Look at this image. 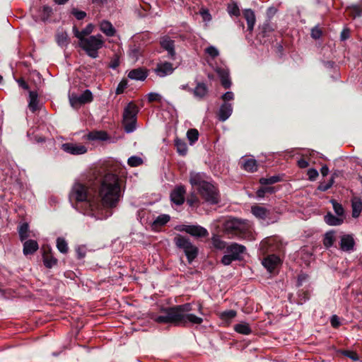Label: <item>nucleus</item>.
Here are the masks:
<instances>
[{
	"instance_id": "4468645a",
	"label": "nucleus",
	"mask_w": 362,
	"mask_h": 362,
	"mask_svg": "<svg viewBox=\"0 0 362 362\" xmlns=\"http://www.w3.org/2000/svg\"><path fill=\"white\" fill-rule=\"evenodd\" d=\"M262 263L264 268L272 273L281 264V259L276 255H270L264 257Z\"/></svg>"
},
{
	"instance_id": "6ab92c4d",
	"label": "nucleus",
	"mask_w": 362,
	"mask_h": 362,
	"mask_svg": "<svg viewBox=\"0 0 362 362\" xmlns=\"http://www.w3.org/2000/svg\"><path fill=\"white\" fill-rule=\"evenodd\" d=\"M215 71L221 78V85L225 88H230L231 86V81L229 78L228 69L221 67H216Z\"/></svg>"
},
{
	"instance_id": "c9c22d12",
	"label": "nucleus",
	"mask_w": 362,
	"mask_h": 362,
	"mask_svg": "<svg viewBox=\"0 0 362 362\" xmlns=\"http://www.w3.org/2000/svg\"><path fill=\"white\" fill-rule=\"evenodd\" d=\"M251 211L255 216L261 219H265L268 215V211L262 206H252Z\"/></svg>"
},
{
	"instance_id": "09e8293b",
	"label": "nucleus",
	"mask_w": 362,
	"mask_h": 362,
	"mask_svg": "<svg viewBox=\"0 0 362 362\" xmlns=\"http://www.w3.org/2000/svg\"><path fill=\"white\" fill-rule=\"evenodd\" d=\"M211 240L213 245L217 249H223L226 247L225 243L218 235H213Z\"/></svg>"
},
{
	"instance_id": "7ed1b4c3",
	"label": "nucleus",
	"mask_w": 362,
	"mask_h": 362,
	"mask_svg": "<svg viewBox=\"0 0 362 362\" xmlns=\"http://www.w3.org/2000/svg\"><path fill=\"white\" fill-rule=\"evenodd\" d=\"M104 43L103 37L100 34L79 40L80 47L93 59L98 57V50L104 46Z\"/></svg>"
},
{
	"instance_id": "cd10ccee",
	"label": "nucleus",
	"mask_w": 362,
	"mask_h": 362,
	"mask_svg": "<svg viewBox=\"0 0 362 362\" xmlns=\"http://www.w3.org/2000/svg\"><path fill=\"white\" fill-rule=\"evenodd\" d=\"M241 167L245 170L254 173L257 170V164L256 160L253 158H245L243 159L241 162Z\"/></svg>"
},
{
	"instance_id": "aec40b11",
	"label": "nucleus",
	"mask_w": 362,
	"mask_h": 362,
	"mask_svg": "<svg viewBox=\"0 0 362 362\" xmlns=\"http://www.w3.org/2000/svg\"><path fill=\"white\" fill-rule=\"evenodd\" d=\"M354 245V238L351 235H344L341 236L340 248L342 251L350 252L353 250Z\"/></svg>"
},
{
	"instance_id": "c03bdc74",
	"label": "nucleus",
	"mask_w": 362,
	"mask_h": 362,
	"mask_svg": "<svg viewBox=\"0 0 362 362\" xmlns=\"http://www.w3.org/2000/svg\"><path fill=\"white\" fill-rule=\"evenodd\" d=\"M52 13V8L49 6H44L41 10V19L42 21H47Z\"/></svg>"
},
{
	"instance_id": "4d7b16f0",
	"label": "nucleus",
	"mask_w": 362,
	"mask_h": 362,
	"mask_svg": "<svg viewBox=\"0 0 362 362\" xmlns=\"http://www.w3.org/2000/svg\"><path fill=\"white\" fill-rule=\"evenodd\" d=\"M334 184V178L332 177L329 181L327 183H322L319 185L318 189L320 191L325 192L328 190Z\"/></svg>"
},
{
	"instance_id": "79ce46f5",
	"label": "nucleus",
	"mask_w": 362,
	"mask_h": 362,
	"mask_svg": "<svg viewBox=\"0 0 362 362\" xmlns=\"http://www.w3.org/2000/svg\"><path fill=\"white\" fill-rule=\"evenodd\" d=\"M57 247L58 250L62 253H66L68 251L67 243L64 238H58L57 239Z\"/></svg>"
},
{
	"instance_id": "37998d69",
	"label": "nucleus",
	"mask_w": 362,
	"mask_h": 362,
	"mask_svg": "<svg viewBox=\"0 0 362 362\" xmlns=\"http://www.w3.org/2000/svg\"><path fill=\"white\" fill-rule=\"evenodd\" d=\"M330 202L332 204L333 209H334L335 214L338 216L343 217L344 215V208H343L342 205L341 204L338 203L336 200H334V199H332L330 201Z\"/></svg>"
},
{
	"instance_id": "412c9836",
	"label": "nucleus",
	"mask_w": 362,
	"mask_h": 362,
	"mask_svg": "<svg viewBox=\"0 0 362 362\" xmlns=\"http://www.w3.org/2000/svg\"><path fill=\"white\" fill-rule=\"evenodd\" d=\"M99 28L100 30L107 37H113L115 35L116 29L109 21H101L99 23Z\"/></svg>"
},
{
	"instance_id": "4be33fe9",
	"label": "nucleus",
	"mask_w": 362,
	"mask_h": 362,
	"mask_svg": "<svg viewBox=\"0 0 362 362\" xmlns=\"http://www.w3.org/2000/svg\"><path fill=\"white\" fill-rule=\"evenodd\" d=\"M192 93L197 99L203 100L208 93V87L206 83L198 82Z\"/></svg>"
},
{
	"instance_id": "473e14b6",
	"label": "nucleus",
	"mask_w": 362,
	"mask_h": 362,
	"mask_svg": "<svg viewBox=\"0 0 362 362\" xmlns=\"http://www.w3.org/2000/svg\"><path fill=\"white\" fill-rule=\"evenodd\" d=\"M87 138L90 141H105L108 139L106 132L103 131L90 132Z\"/></svg>"
},
{
	"instance_id": "ddd939ff",
	"label": "nucleus",
	"mask_w": 362,
	"mask_h": 362,
	"mask_svg": "<svg viewBox=\"0 0 362 362\" xmlns=\"http://www.w3.org/2000/svg\"><path fill=\"white\" fill-rule=\"evenodd\" d=\"M174 70L175 68L173 67V64L168 62H163L158 63L154 69V72L158 76L163 78L171 75L174 72Z\"/></svg>"
},
{
	"instance_id": "39448f33",
	"label": "nucleus",
	"mask_w": 362,
	"mask_h": 362,
	"mask_svg": "<svg viewBox=\"0 0 362 362\" xmlns=\"http://www.w3.org/2000/svg\"><path fill=\"white\" fill-rule=\"evenodd\" d=\"M247 224L245 221L235 218H228L223 223V230L227 234L245 238L247 235Z\"/></svg>"
},
{
	"instance_id": "f8f14e48",
	"label": "nucleus",
	"mask_w": 362,
	"mask_h": 362,
	"mask_svg": "<svg viewBox=\"0 0 362 362\" xmlns=\"http://www.w3.org/2000/svg\"><path fill=\"white\" fill-rule=\"evenodd\" d=\"M189 182L194 188H196L198 191L202 188V187H207L209 182L206 180V175L204 173H191L189 176Z\"/></svg>"
},
{
	"instance_id": "ea45409f",
	"label": "nucleus",
	"mask_w": 362,
	"mask_h": 362,
	"mask_svg": "<svg viewBox=\"0 0 362 362\" xmlns=\"http://www.w3.org/2000/svg\"><path fill=\"white\" fill-rule=\"evenodd\" d=\"M281 181V177L279 175H274L269 177H262L259 180V183L262 185H269Z\"/></svg>"
},
{
	"instance_id": "393cba45",
	"label": "nucleus",
	"mask_w": 362,
	"mask_h": 362,
	"mask_svg": "<svg viewBox=\"0 0 362 362\" xmlns=\"http://www.w3.org/2000/svg\"><path fill=\"white\" fill-rule=\"evenodd\" d=\"M42 259L44 265L49 269L53 267L57 263V259L53 257L50 248H48L47 250H44L42 254Z\"/></svg>"
},
{
	"instance_id": "8fccbe9b",
	"label": "nucleus",
	"mask_w": 362,
	"mask_h": 362,
	"mask_svg": "<svg viewBox=\"0 0 362 362\" xmlns=\"http://www.w3.org/2000/svg\"><path fill=\"white\" fill-rule=\"evenodd\" d=\"M205 53L208 54L211 59H214L219 55L218 49L213 46L210 45L205 49Z\"/></svg>"
},
{
	"instance_id": "f3484780",
	"label": "nucleus",
	"mask_w": 362,
	"mask_h": 362,
	"mask_svg": "<svg viewBox=\"0 0 362 362\" xmlns=\"http://www.w3.org/2000/svg\"><path fill=\"white\" fill-rule=\"evenodd\" d=\"M233 112V105L229 103H223L218 110V117L220 121L224 122L228 119Z\"/></svg>"
},
{
	"instance_id": "49530a36",
	"label": "nucleus",
	"mask_w": 362,
	"mask_h": 362,
	"mask_svg": "<svg viewBox=\"0 0 362 362\" xmlns=\"http://www.w3.org/2000/svg\"><path fill=\"white\" fill-rule=\"evenodd\" d=\"M187 136L191 144H194L199 138V132L196 129H190L187 132Z\"/></svg>"
},
{
	"instance_id": "bf43d9fd",
	"label": "nucleus",
	"mask_w": 362,
	"mask_h": 362,
	"mask_svg": "<svg viewBox=\"0 0 362 362\" xmlns=\"http://www.w3.org/2000/svg\"><path fill=\"white\" fill-rule=\"evenodd\" d=\"M234 260H236V259L233 257V256H232L230 253H228L227 255H225L222 257L221 262L224 265H229Z\"/></svg>"
},
{
	"instance_id": "f704fd0d",
	"label": "nucleus",
	"mask_w": 362,
	"mask_h": 362,
	"mask_svg": "<svg viewBox=\"0 0 362 362\" xmlns=\"http://www.w3.org/2000/svg\"><path fill=\"white\" fill-rule=\"evenodd\" d=\"M28 107L33 112L38 109L37 93L35 91H30L29 93Z\"/></svg>"
},
{
	"instance_id": "bb28decb",
	"label": "nucleus",
	"mask_w": 362,
	"mask_h": 362,
	"mask_svg": "<svg viewBox=\"0 0 362 362\" xmlns=\"http://www.w3.org/2000/svg\"><path fill=\"white\" fill-rule=\"evenodd\" d=\"M39 248L38 243L34 240H25L23 243V252L25 255H32Z\"/></svg>"
},
{
	"instance_id": "6e6d98bb",
	"label": "nucleus",
	"mask_w": 362,
	"mask_h": 362,
	"mask_svg": "<svg viewBox=\"0 0 362 362\" xmlns=\"http://www.w3.org/2000/svg\"><path fill=\"white\" fill-rule=\"evenodd\" d=\"M349 14L354 18L359 17L362 15V11L358 6H352L349 8Z\"/></svg>"
},
{
	"instance_id": "58836bf2",
	"label": "nucleus",
	"mask_w": 362,
	"mask_h": 362,
	"mask_svg": "<svg viewBox=\"0 0 362 362\" xmlns=\"http://www.w3.org/2000/svg\"><path fill=\"white\" fill-rule=\"evenodd\" d=\"M18 234L20 240L23 242L29 236V225L27 223H23L18 226Z\"/></svg>"
},
{
	"instance_id": "5fc2aeb1",
	"label": "nucleus",
	"mask_w": 362,
	"mask_h": 362,
	"mask_svg": "<svg viewBox=\"0 0 362 362\" xmlns=\"http://www.w3.org/2000/svg\"><path fill=\"white\" fill-rule=\"evenodd\" d=\"M341 353L344 356L351 358L354 361H359V356L355 351L345 350V351H343Z\"/></svg>"
},
{
	"instance_id": "e433bc0d",
	"label": "nucleus",
	"mask_w": 362,
	"mask_h": 362,
	"mask_svg": "<svg viewBox=\"0 0 362 362\" xmlns=\"http://www.w3.org/2000/svg\"><path fill=\"white\" fill-rule=\"evenodd\" d=\"M335 231L332 230L325 234L323 244L325 247L329 248L333 245L335 241Z\"/></svg>"
},
{
	"instance_id": "de8ad7c7",
	"label": "nucleus",
	"mask_w": 362,
	"mask_h": 362,
	"mask_svg": "<svg viewBox=\"0 0 362 362\" xmlns=\"http://www.w3.org/2000/svg\"><path fill=\"white\" fill-rule=\"evenodd\" d=\"M127 163L131 167H137L143 163V160L139 156H132L128 158Z\"/></svg>"
},
{
	"instance_id": "5701e85b",
	"label": "nucleus",
	"mask_w": 362,
	"mask_h": 362,
	"mask_svg": "<svg viewBox=\"0 0 362 362\" xmlns=\"http://www.w3.org/2000/svg\"><path fill=\"white\" fill-rule=\"evenodd\" d=\"M161 47L168 51L170 58L174 59L175 55L174 41L168 37H163L160 40Z\"/></svg>"
},
{
	"instance_id": "b1692460",
	"label": "nucleus",
	"mask_w": 362,
	"mask_h": 362,
	"mask_svg": "<svg viewBox=\"0 0 362 362\" xmlns=\"http://www.w3.org/2000/svg\"><path fill=\"white\" fill-rule=\"evenodd\" d=\"M148 76L147 71L144 68H138L131 70L128 77L132 80L144 81Z\"/></svg>"
},
{
	"instance_id": "0e129e2a",
	"label": "nucleus",
	"mask_w": 362,
	"mask_h": 362,
	"mask_svg": "<svg viewBox=\"0 0 362 362\" xmlns=\"http://www.w3.org/2000/svg\"><path fill=\"white\" fill-rule=\"evenodd\" d=\"M234 94L231 91H228L221 96V99L224 100V103L233 100Z\"/></svg>"
},
{
	"instance_id": "338daca9",
	"label": "nucleus",
	"mask_w": 362,
	"mask_h": 362,
	"mask_svg": "<svg viewBox=\"0 0 362 362\" xmlns=\"http://www.w3.org/2000/svg\"><path fill=\"white\" fill-rule=\"evenodd\" d=\"M18 85L20 87H21L22 88L25 89V90H27L28 89V85L26 83V82L22 79V78H20L17 81Z\"/></svg>"
},
{
	"instance_id": "864d4df0",
	"label": "nucleus",
	"mask_w": 362,
	"mask_h": 362,
	"mask_svg": "<svg viewBox=\"0 0 362 362\" xmlns=\"http://www.w3.org/2000/svg\"><path fill=\"white\" fill-rule=\"evenodd\" d=\"M71 13L73 14L77 20H82L87 16L86 13L83 11H79L76 8L71 9Z\"/></svg>"
},
{
	"instance_id": "2f4dec72",
	"label": "nucleus",
	"mask_w": 362,
	"mask_h": 362,
	"mask_svg": "<svg viewBox=\"0 0 362 362\" xmlns=\"http://www.w3.org/2000/svg\"><path fill=\"white\" fill-rule=\"evenodd\" d=\"M234 329L236 332L245 335L250 334L252 332V329L249 324L245 322H241L235 325Z\"/></svg>"
},
{
	"instance_id": "3c124183",
	"label": "nucleus",
	"mask_w": 362,
	"mask_h": 362,
	"mask_svg": "<svg viewBox=\"0 0 362 362\" xmlns=\"http://www.w3.org/2000/svg\"><path fill=\"white\" fill-rule=\"evenodd\" d=\"M228 12L230 16H240V9L235 3H232L228 6Z\"/></svg>"
},
{
	"instance_id": "dca6fc26",
	"label": "nucleus",
	"mask_w": 362,
	"mask_h": 362,
	"mask_svg": "<svg viewBox=\"0 0 362 362\" xmlns=\"http://www.w3.org/2000/svg\"><path fill=\"white\" fill-rule=\"evenodd\" d=\"M185 189L183 186H177L170 194L171 201L177 204L181 205L185 201Z\"/></svg>"
},
{
	"instance_id": "c85d7f7f",
	"label": "nucleus",
	"mask_w": 362,
	"mask_h": 362,
	"mask_svg": "<svg viewBox=\"0 0 362 362\" xmlns=\"http://www.w3.org/2000/svg\"><path fill=\"white\" fill-rule=\"evenodd\" d=\"M243 15L247 21L248 30L252 31L256 22L254 11L251 9H245L243 12Z\"/></svg>"
},
{
	"instance_id": "20e7f679",
	"label": "nucleus",
	"mask_w": 362,
	"mask_h": 362,
	"mask_svg": "<svg viewBox=\"0 0 362 362\" xmlns=\"http://www.w3.org/2000/svg\"><path fill=\"white\" fill-rule=\"evenodd\" d=\"M181 326H186L187 324L191 325H200L203 322V319L200 317L196 316L190 311L192 310V305L191 303H185L180 305L173 307Z\"/></svg>"
},
{
	"instance_id": "4c0bfd02",
	"label": "nucleus",
	"mask_w": 362,
	"mask_h": 362,
	"mask_svg": "<svg viewBox=\"0 0 362 362\" xmlns=\"http://www.w3.org/2000/svg\"><path fill=\"white\" fill-rule=\"evenodd\" d=\"M175 146L177 149V152L181 156H185L187 153V144L180 139H176L175 140Z\"/></svg>"
},
{
	"instance_id": "1a4fd4ad",
	"label": "nucleus",
	"mask_w": 362,
	"mask_h": 362,
	"mask_svg": "<svg viewBox=\"0 0 362 362\" xmlns=\"http://www.w3.org/2000/svg\"><path fill=\"white\" fill-rule=\"evenodd\" d=\"M177 317H179V315H176L174 308L172 307L163 310L160 315H153L151 319L158 323H171L177 326H181Z\"/></svg>"
},
{
	"instance_id": "052dcab7",
	"label": "nucleus",
	"mask_w": 362,
	"mask_h": 362,
	"mask_svg": "<svg viewBox=\"0 0 362 362\" xmlns=\"http://www.w3.org/2000/svg\"><path fill=\"white\" fill-rule=\"evenodd\" d=\"M308 175L309 179L313 181L315 180L316 178L318 177L319 173L318 171L315 168H310L308 171Z\"/></svg>"
},
{
	"instance_id": "6e6552de",
	"label": "nucleus",
	"mask_w": 362,
	"mask_h": 362,
	"mask_svg": "<svg viewBox=\"0 0 362 362\" xmlns=\"http://www.w3.org/2000/svg\"><path fill=\"white\" fill-rule=\"evenodd\" d=\"M207 187H202L198 192L202 198L209 204H218L220 201V194L217 187L211 182Z\"/></svg>"
},
{
	"instance_id": "c756f323",
	"label": "nucleus",
	"mask_w": 362,
	"mask_h": 362,
	"mask_svg": "<svg viewBox=\"0 0 362 362\" xmlns=\"http://www.w3.org/2000/svg\"><path fill=\"white\" fill-rule=\"evenodd\" d=\"M324 218L326 223L329 226H339L344 222L343 217L335 216L330 212L327 213Z\"/></svg>"
},
{
	"instance_id": "f257e3e1",
	"label": "nucleus",
	"mask_w": 362,
	"mask_h": 362,
	"mask_svg": "<svg viewBox=\"0 0 362 362\" xmlns=\"http://www.w3.org/2000/svg\"><path fill=\"white\" fill-rule=\"evenodd\" d=\"M70 202H76V208H81L84 214L93 216L97 219H102L110 216L111 214L103 216L99 214V204L91 200L87 184L76 181L69 193Z\"/></svg>"
},
{
	"instance_id": "0eeeda50",
	"label": "nucleus",
	"mask_w": 362,
	"mask_h": 362,
	"mask_svg": "<svg viewBox=\"0 0 362 362\" xmlns=\"http://www.w3.org/2000/svg\"><path fill=\"white\" fill-rule=\"evenodd\" d=\"M176 246L182 250L187 260L191 263L197 256L198 249L189 240V238L178 235L174 238Z\"/></svg>"
},
{
	"instance_id": "a18cd8bd",
	"label": "nucleus",
	"mask_w": 362,
	"mask_h": 362,
	"mask_svg": "<svg viewBox=\"0 0 362 362\" xmlns=\"http://www.w3.org/2000/svg\"><path fill=\"white\" fill-rule=\"evenodd\" d=\"M170 221V216L167 214H162L158 216L153 221L155 226H163Z\"/></svg>"
},
{
	"instance_id": "a211bd4d",
	"label": "nucleus",
	"mask_w": 362,
	"mask_h": 362,
	"mask_svg": "<svg viewBox=\"0 0 362 362\" xmlns=\"http://www.w3.org/2000/svg\"><path fill=\"white\" fill-rule=\"evenodd\" d=\"M245 251V247L238 243H232L226 247L227 253H230L235 259H240L241 255Z\"/></svg>"
},
{
	"instance_id": "9d476101",
	"label": "nucleus",
	"mask_w": 362,
	"mask_h": 362,
	"mask_svg": "<svg viewBox=\"0 0 362 362\" xmlns=\"http://www.w3.org/2000/svg\"><path fill=\"white\" fill-rule=\"evenodd\" d=\"M69 103L74 108H78L82 105L89 103L93 100V95L90 90H84L81 94L69 93Z\"/></svg>"
},
{
	"instance_id": "a878e982",
	"label": "nucleus",
	"mask_w": 362,
	"mask_h": 362,
	"mask_svg": "<svg viewBox=\"0 0 362 362\" xmlns=\"http://www.w3.org/2000/svg\"><path fill=\"white\" fill-rule=\"evenodd\" d=\"M94 25L92 23L88 24L84 29L81 31H79L78 29L76 27H73V33L76 37L78 40L86 38L85 36L90 35L93 32Z\"/></svg>"
},
{
	"instance_id": "774afa93",
	"label": "nucleus",
	"mask_w": 362,
	"mask_h": 362,
	"mask_svg": "<svg viewBox=\"0 0 362 362\" xmlns=\"http://www.w3.org/2000/svg\"><path fill=\"white\" fill-rule=\"evenodd\" d=\"M298 166L301 168H305L308 166V162L305 159H300L298 161Z\"/></svg>"
},
{
	"instance_id": "13d9d810",
	"label": "nucleus",
	"mask_w": 362,
	"mask_h": 362,
	"mask_svg": "<svg viewBox=\"0 0 362 362\" xmlns=\"http://www.w3.org/2000/svg\"><path fill=\"white\" fill-rule=\"evenodd\" d=\"M127 87V80L121 81L117 87L116 93L117 95L122 93Z\"/></svg>"
},
{
	"instance_id": "7c9ffc66",
	"label": "nucleus",
	"mask_w": 362,
	"mask_h": 362,
	"mask_svg": "<svg viewBox=\"0 0 362 362\" xmlns=\"http://www.w3.org/2000/svg\"><path fill=\"white\" fill-rule=\"evenodd\" d=\"M352 216L358 218L362 211V202L359 198L354 197L351 200Z\"/></svg>"
},
{
	"instance_id": "72a5a7b5",
	"label": "nucleus",
	"mask_w": 362,
	"mask_h": 362,
	"mask_svg": "<svg viewBox=\"0 0 362 362\" xmlns=\"http://www.w3.org/2000/svg\"><path fill=\"white\" fill-rule=\"evenodd\" d=\"M56 40L59 46L62 47H67L69 44V38L66 32H59L56 35Z\"/></svg>"
},
{
	"instance_id": "2eb2a0df",
	"label": "nucleus",
	"mask_w": 362,
	"mask_h": 362,
	"mask_svg": "<svg viewBox=\"0 0 362 362\" xmlns=\"http://www.w3.org/2000/svg\"><path fill=\"white\" fill-rule=\"evenodd\" d=\"M182 230L198 238L206 237L209 235L207 230L200 226H184Z\"/></svg>"
},
{
	"instance_id": "f03ea898",
	"label": "nucleus",
	"mask_w": 362,
	"mask_h": 362,
	"mask_svg": "<svg viewBox=\"0 0 362 362\" xmlns=\"http://www.w3.org/2000/svg\"><path fill=\"white\" fill-rule=\"evenodd\" d=\"M99 196L104 207L113 208L117 206L122 196L117 175L107 173L103 177L99 189Z\"/></svg>"
},
{
	"instance_id": "69168bd1",
	"label": "nucleus",
	"mask_w": 362,
	"mask_h": 362,
	"mask_svg": "<svg viewBox=\"0 0 362 362\" xmlns=\"http://www.w3.org/2000/svg\"><path fill=\"white\" fill-rule=\"evenodd\" d=\"M330 322L333 327H338L340 325L339 318L335 315L332 316Z\"/></svg>"
},
{
	"instance_id": "680f3d73",
	"label": "nucleus",
	"mask_w": 362,
	"mask_h": 362,
	"mask_svg": "<svg viewBox=\"0 0 362 362\" xmlns=\"http://www.w3.org/2000/svg\"><path fill=\"white\" fill-rule=\"evenodd\" d=\"M161 95L157 93H150L148 94V100L149 102L160 101Z\"/></svg>"
},
{
	"instance_id": "9b49d317",
	"label": "nucleus",
	"mask_w": 362,
	"mask_h": 362,
	"mask_svg": "<svg viewBox=\"0 0 362 362\" xmlns=\"http://www.w3.org/2000/svg\"><path fill=\"white\" fill-rule=\"evenodd\" d=\"M62 149L64 152L74 156L85 154L88 151L87 147L84 145L71 142L63 144Z\"/></svg>"
},
{
	"instance_id": "603ef678",
	"label": "nucleus",
	"mask_w": 362,
	"mask_h": 362,
	"mask_svg": "<svg viewBox=\"0 0 362 362\" xmlns=\"http://www.w3.org/2000/svg\"><path fill=\"white\" fill-rule=\"evenodd\" d=\"M236 316V311L229 310L221 313V317L224 320H229Z\"/></svg>"
},
{
	"instance_id": "a19ab883",
	"label": "nucleus",
	"mask_w": 362,
	"mask_h": 362,
	"mask_svg": "<svg viewBox=\"0 0 362 362\" xmlns=\"http://www.w3.org/2000/svg\"><path fill=\"white\" fill-rule=\"evenodd\" d=\"M276 192V189L274 187L270 186H264L259 188L257 191V196L259 198H263L266 194H273Z\"/></svg>"
},
{
	"instance_id": "423d86ee",
	"label": "nucleus",
	"mask_w": 362,
	"mask_h": 362,
	"mask_svg": "<svg viewBox=\"0 0 362 362\" xmlns=\"http://www.w3.org/2000/svg\"><path fill=\"white\" fill-rule=\"evenodd\" d=\"M138 107L133 103H129L123 112V125L127 133L133 132L136 129V115Z\"/></svg>"
},
{
	"instance_id": "e2e57ef3",
	"label": "nucleus",
	"mask_w": 362,
	"mask_h": 362,
	"mask_svg": "<svg viewBox=\"0 0 362 362\" xmlns=\"http://www.w3.org/2000/svg\"><path fill=\"white\" fill-rule=\"evenodd\" d=\"M322 35V31L317 27L313 28L311 30V36L313 38L317 40L319 39Z\"/></svg>"
}]
</instances>
